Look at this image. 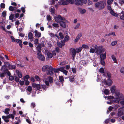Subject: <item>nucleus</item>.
<instances>
[{
    "label": "nucleus",
    "mask_w": 124,
    "mask_h": 124,
    "mask_svg": "<svg viewBox=\"0 0 124 124\" xmlns=\"http://www.w3.org/2000/svg\"><path fill=\"white\" fill-rule=\"evenodd\" d=\"M55 2L54 0H50L49 1V3L51 4H54L55 3Z\"/></svg>",
    "instance_id": "obj_44"
},
{
    "label": "nucleus",
    "mask_w": 124,
    "mask_h": 124,
    "mask_svg": "<svg viewBox=\"0 0 124 124\" xmlns=\"http://www.w3.org/2000/svg\"><path fill=\"white\" fill-rule=\"evenodd\" d=\"M111 92L112 93H114L115 92V86H113L110 89Z\"/></svg>",
    "instance_id": "obj_33"
},
{
    "label": "nucleus",
    "mask_w": 124,
    "mask_h": 124,
    "mask_svg": "<svg viewBox=\"0 0 124 124\" xmlns=\"http://www.w3.org/2000/svg\"><path fill=\"white\" fill-rule=\"evenodd\" d=\"M49 10L51 14H54V12L55 10L53 7H51L50 8Z\"/></svg>",
    "instance_id": "obj_32"
},
{
    "label": "nucleus",
    "mask_w": 124,
    "mask_h": 124,
    "mask_svg": "<svg viewBox=\"0 0 124 124\" xmlns=\"http://www.w3.org/2000/svg\"><path fill=\"white\" fill-rule=\"evenodd\" d=\"M32 87L31 86H29L27 87V90L28 91L29 93L28 94V92H27L28 94H30L31 92L32 91Z\"/></svg>",
    "instance_id": "obj_27"
},
{
    "label": "nucleus",
    "mask_w": 124,
    "mask_h": 124,
    "mask_svg": "<svg viewBox=\"0 0 124 124\" xmlns=\"http://www.w3.org/2000/svg\"><path fill=\"white\" fill-rule=\"evenodd\" d=\"M95 51V49L93 48H91L90 51V53H94Z\"/></svg>",
    "instance_id": "obj_60"
},
{
    "label": "nucleus",
    "mask_w": 124,
    "mask_h": 124,
    "mask_svg": "<svg viewBox=\"0 0 124 124\" xmlns=\"http://www.w3.org/2000/svg\"><path fill=\"white\" fill-rule=\"evenodd\" d=\"M110 12L111 14L114 16L116 17L118 16V15L115 13L114 11L112 10H111L110 11Z\"/></svg>",
    "instance_id": "obj_23"
},
{
    "label": "nucleus",
    "mask_w": 124,
    "mask_h": 124,
    "mask_svg": "<svg viewBox=\"0 0 124 124\" xmlns=\"http://www.w3.org/2000/svg\"><path fill=\"white\" fill-rule=\"evenodd\" d=\"M5 5L4 3H1L0 5V7L1 8H5Z\"/></svg>",
    "instance_id": "obj_56"
},
{
    "label": "nucleus",
    "mask_w": 124,
    "mask_h": 124,
    "mask_svg": "<svg viewBox=\"0 0 124 124\" xmlns=\"http://www.w3.org/2000/svg\"><path fill=\"white\" fill-rule=\"evenodd\" d=\"M80 25V23H78L76 26L74 27V29H77L79 28Z\"/></svg>",
    "instance_id": "obj_41"
},
{
    "label": "nucleus",
    "mask_w": 124,
    "mask_h": 124,
    "mask_svg": "<svg viewBox=\"0 0 124 124\" xmlns=\"http://www.w3.org/2000/svg\"><path fill=\"white\" fill-rule=\"evenodd\" d=\"M7 119L10 118H11L12 119H13L14 118V115L12 114H9L7 116Z\"/></svg>",
    "instance_id": "obj_26"
},
{
    "label": "nucleus",
    "mask_w": 124,
    "mask_h": 124,
    "mask_svg": "<svg viewBox=\"0 0 124 124\" xmlns=\"http://www.w3.org/2000/svg\"><path fill=\"white\" fill-rule=\"evenodd\" d=\"M34 33L35 36L38 38H39L41 35V33L38 32L37 30H35L34 31Z\"/></svg>",
    "instance_id": "obj_14"
},
{
    "label": "nucleus",
    "mask_w": 124,
    "mask_h": 124,
    "mask_svg": "<svg viewBox=\"0 0 124 124\" xmlns=\"http://www.w3.org/2000/svg\"><path fill=\"white\" fill-rule=\"evenodd\" d=\"M101 46H99L98 47V48L96 50V52L98 54H101V53H98L100 51L101 52Z\"/></svg>",
    "instance_id": "obj_30"
},
{
    "label": "nucleus",
    "mask_w": 124,
    "mask_h": 124,
    "mask_svg": "<svg viewBox=\"0 0 124 124\" xmlns=\"http://www.w3.org/2000/svg\"><path fill=\"white\" fill-rule=\"evenodd\" d=\"M120 17L121 19L124 20V11H122L118 15Z\"/></svg>",
    "instance_id": "obj_13"
},
{
    "label": "nucleus",
    "mask_w": 124,
    "mask_h": 124,
    "mask_svg": "<svg viewBox=\"0 0 124 124\" xmlns=\"http://www.w3.org/2000/svg\"><path fill=\"white\" fill-rule=\"evenodd\" d=\"M36 88L38 90H40L41 89V86L40 84H37Z\"/></svg>",
    "instance_id": "obj_49"
},
{
    "label": "nucleus",
    "mask_w": 124,
    "mask_h": 124,
    "mask_svg": "<svg viewBox=\"0 0 124 124\" xmlns=\"http://www.w3.org/2000/svg\"><path fill=\"white\" fill-rule=\"evenodd\" d=\"M113 0H108L107 1V3L109 5H110L113 2Z\"/></svg>",
    "instance_id": "obj_46"
},
{
    "label": "nucleus",
    "mask_w": 124,
    "mask_h": 124,
    "mask_svg": "<svg viewBox=\"0 0 124 124\" xmlns=\"http://www.w3.org/2000/svg\"><path fill=\"white\" fill-rule=\"evenodd\" d=\"M42 70L43 71H46L47 75H52L53 73L52 67L47 65L44 66L42 68Z\"/></svg>",
    "instance_id": "obj_2"
},
{
    "label": "nucleus",
    "mask_w": 124,
    "mask_h": 124,
    "mask_svg": "<svg viewBox=\"0 0 124 124\" xmlns=\"http://www.w3.org/2000/svg\"><path fill=\"white\" fill-rule=\"evenodd\" d=\"M59 34L61 39H62L64 38V36L63 35L62 33L60 32L59 33Z\"/></svg>",
    "instance_id": "obj_45"
},
{
    "label": "nucleus",
    "mask_w": 124,
    "mask_h": 124,
    "mask_svg": "<svg viewBox=\"0 0 124 124\" xmlns=\"http://www.w3.org/2000/svg\"><path fill=\"white\" fill-rule=\"evenodd\" d=\"M103 82L106 85H107L109 86L111 85L112 83V81L110 78L108 79L107 81L105 80H104Z\"/></svg>",
    "instance_id": "obj_8"
},
{
    "label": "nucleus",
    "mask_w": 124,
    "mask_h": 124,
    "mask_svg": "<svg viewBox=\"0 0 124 124\" xmlns=\"http://www.w3.org/2000/svg\"><path fill=\"white\" fill-rule=\"evenodd\" d=\"M70 52L71 53V54L73 59H74L76 53H77L75 49L71 48L70 49Z\"/></svg>",
    "instance_id": "obj_9"
},
{
    "label": "nucleus",
    "mask_w": 124,
    "mask_h": 124,
    "mask_svg": "<svg viewBox=\"0 0 124 124\" xmlns=\"http://www.w3.org/2000/svg\"><path fill=\"white\" fill-rule=\"evenodd\" d=\"M75 4L77 5H82L83 4L81 0H75Z\"/></svg>",
    "instance_id": "obj_18"
},
{
    "label": "nucleus",
    "mask_w": 124,
    "mask_h": 124,
    "mask_svg": "<svg viewBox=\"0 0 124 124\" xmlns=\"http://www.w3.org/2000/svg\"><path fill=\"white\" fill-rule=\"evenodd\" d=\"M118 3L121 5H122L123 4H124V0H119Z\"/></svg>",
    "instance_id": "obj_47"
},
{
    "label": "nucleus",
    "mask_w": 124,
    "mask_h": 124,
    "mask_svg": "<svg viewBox=\"0 0 124 124\" xmlns=\"http://www.w3.org/2000/svg\"><path fill=\"white\" fill-rule=\"evenodd\" d=\"M55 21L57 23H60L62 21H64L65 19L62 17L60 15H58L54 18Z\"/></svg>",
    "instance_id": "obj_7"
},
{
    "label": "nucleus",
    "mask_w": 124,
    "mask_h": 124,
    "mask_svg": "<svg viewBox=\"0 0 124 124\" xmlns=\"http://www.w3.org/2000/svg\"><path fill=\"white\" fill-rule=\"evenodd\" d=\"M14 78V77L12 76H10L9 77V80H13Z\"/></svg>",
    "instance_id": "obj_57"
},
{
    "label": "nucleus",
    "mask_w": 124,
    "mask_h": 124,
    "mask_svg": "<svg viewBox=\"0 0 124 124\" xmlns=\"http://www.w3.org/2000/svg\"><path fill=\"white\" fill-rule=\"evenodd\" d=\"M82 48L83 47L84 48L87 49H89V46H88L87 45L85 44L82 45Z\"/></svg>",
    "instance_id": "obj_37"
},
{
    "label": "nucleus",
    "mask_w": 124,
    "mask_h": 124,
    "mask_svg": "<svg viewBox=\"0 0 124 124\" xmlns=\"http://www.w3.org/2000/svg\"><path fill=\"white\" fill-rule=\"evenodd\" d=\"M10 109L8 108H6L5 110L4 113L5 114H9V112L10 111Z\"/></svg>",
    "instance_id": "obj_35"
},
{
    "label": "nucleus",
    "mask_w": 124,
    "mask_h": 124,
    "mask_svg": "<svg viewBox=\"0 0 124 124\" xmlns=\"http://www.w3.org/2000/svg\"><path fill=\"white\" fill-rule=\"evenodd\" d=\"M32 86L33 87L35 88H36L37 85L38 84H36L34 83H32Z\"/></svg>",
    "instance_id": "obj_48"
},
{
    "label": "nucleus",
    "mask_w": 124,
    "mask_h": 124,
    "mask_svg": "<svg viewBox=\"0 0 124 124\" xmlns=\"http://www.w3.org/2000/svg\"><path fill=\"white\" fill-rule=\"evenodd\" d=\"M72 71L73 73H75L76 72V70L75 68H72Z\"/></svg>",
    "instance_id": "obj_64"
},
{
    "label": "nucleus",
    "mask_w": 124,
    "mask_h": 124,
    "mask_svg": "<svg viewBox=\"0 0 124 124\" xmlns=\"http://www.w3.org/2000/svg\"><path fill=\"white\" fill-rule=\"evenodd\" d=\"M96 7L101 10L106 5L105 2L103 1H100L96 3L95 4Z\"/></svg>",
    "instance_id": "obj_4"
},
{
    "label": "nucleus",
    "mask_w": 124,
    "mask_h": 124,
    "mask_svg": "<svg viewBox=\"0 0 124 124\" xmlns=\"http://www.w3.org/2000/svg\"><path fill=\"white\" fill-rule=\"evenodd\" d=\"M111 57L112 59L114 62H116V59L114 55H112Z\"/></svg>",
    "instance_id": "obj_52"
},
{
    "label": "nucleus",
    "mask_w": 124,
    "mask_h": 124,
    "mask_svg": "<svg viewBox=\"0 0 124 124\" xmlns=\"http://www.w3.org/2000/svg\"><path fill=\"white\" fill-rule=\"evenodd\" d=\"M92 4H93V2L92 1H91L90 0H88V4L89 5H91Z\"/></svg>",
    "instance_id": "obj_63"
},
{
    "label": "nucleus",
    "mask_w": 124,
    "mask_h": 124,
    "mask_svg": "<svg viewBox=\"0 0 124 124\" xmlns=\"http://www.w3.org/2000/svg\"><path fill=\"white\" fill-rule=\"evenodd\" d=\"M107 97L108 99H109L110 100H112L114 99V97L112 96H110L108 97Z\"/></svg>",
    "instance_id": "obj_59"
},
{
    "label": "nucleus",
    "mask_w": 124,
    "mask_h": 124,
    "mask_svg": "<svg viewBox=\"0 0 124 124\" xmlns=\"http://www.w3.org/2000/svg\"><path fill=\"white\" fill-rule=\"evenodd\" d=\"M57 45L58 46L60 47H62V46H64L65 45L64 42H63L62 41V43H61L59 42H58Z\"/></svg>",
    "instance_id": "obj_19"
},
{
    "label": "nucleus",
    "mask_w": 124,
    "mask_h": 124,
    "mask_svg": "<svg viewBox=\"0 0 124 124\" xmlns=\"http://www.w3.org/2000/svg\"><path fill=\"white\" fill-rule=\"evenodd\" d=\"M104 60H101V64L104 66L105 65V62H104Z\"/></svg>",
    "instance_id": "obj_50"
},
{
    "label": "nucleus",
    "mask_w": 124,
    "mask_h": 124,
    "mask_svg": "<svg viewBox=\"0 0 124 124\" xmlns=\"http://www.w3.org/2000/svg\"><path fill=\"white\" fill-rule=\"evenodd\" d=\"M43 81L46 85L48 86L49 85V83L51 84L53 82V79L52 77L49 76L44 78Z\"/></svg>",
    "instance_id": "obj_6"
},
{
    "label": "nucleus",
    "mask_w": 124,
    "mask_h": 124,
    "mask_svg": "<svg viewBox=\"0 0 124 124\" xmlns=\"http://www.w3.org/2000/svg\"><path fill=\"white\" fill-rule=\"evenodd\" d=\"M29 39H31L33 38V35L32 33L31 32H30L28 34Z\"/></svg>",
    "instance_id": "obj_24"
},
{
    "label": "nucleus",
    "mask_w": 124,
    "mask_h": 124,
    "mask_svg": "<svg viewBox=\"0 0 124 124\" xmlns=\"http://www.w3.org/2000/svg\"><path fill=\"white\" fill-rule=\"evenodd\" d=\"M36 48L37 51V53H41V45L40 44H38V45L36 46Z\"/></svg>",
    "instance_id": "obj_12"
},
{
    "label": "nucleus",
    "mask_w": 124,
    "mask_h": 124,
    "mask_svg": "<svg viewBox=\"0 0 124 124\" xmlns=\"http://www.w3.org/2000/svg\"><path fill=\"white\" fill-rule=\"evenodd\" d=\"M47 56L48 58H51L53 56L52 54L50 52H48L47 53Z\"/></svg>",
    "instance_id": "obj_31"
},
{
    "label": "nucleus",
    "mask_w": 124,
    "mask_h": 124,
    "mask_svg": "<svg viewBox=\"0 0 124 124\" xmlns=\"http://www.w3.org/2000/svg\"><path fill=\"white\" fill-rule=\"evenodd\" d=\"M117 41H115L112 42L111 44L112 46H114L117 43Z\"/></svg>",
    "instance_id": "obj_43"
},
{
    "label": "nucleus",
    "mask_w": 124,
    "mask_h": 124,
    "mask_svg": "<svg viewBox=\"0 0 124 124\" xmlns=\"http://www.w3.org/2000/svg\"><path fill=\"white\" fill-rule=\"evenodd\" d=\"M59 80L61 82H63L64 81L63 77L62 76H59Z\"/></svg>",
    "instance_id": "obj_40"
},
{
    "label": "nucleus",
    "mask_w": 124,
    "mask_h": 124,
    "mask_svg": "<svg viewBox=\"0 0 124 124\" xmlns=\"http://www.w3.org/2000/svg\"><path fill=\"white\" fill-rule=\"evenodd\" d=\"M104 93L106 95H108L109 94V91L108 89H105L104 91Z\"/></svg>",
    "instance_id": "obj_36"
},
{
    "label": "nucleus",
    "mask_w": 124,
    "mask_h": 124,
    "mask_svg": "<svg viewBox=\"0 0 124 124\" xmlns=\"http://www.w3.org/2000/svg\"><path fill=\"white\" fill-rule=\"evenodd\" d=\"M39 40L38 39H35L34 41V44H38V43Z\"/></svg>",
    "instance_id": "obj_58"
},
{
    "label": "nucleus",
    "mask_w": 124,
    "mask_h": 124,
    "mask_svg": "<svg viewBox=\"0 0 124 124\" xmlns=\"http://www.w3.org/2000/svg\"><path fill=\"white\" fill-rule=\"evenodd\" d=\"M2 15L3 17H5L6 16V12L5 11H3L2 13Z\"/></svg>",
    "instance_id": "obj_51"
},
{
    "label": "nucleus",
    "mask_w": 124,
    "mask_h": 124,
    "mask_svg": "<svg viewBox=\"0 0 124 124\" xmlns=\"http://www.w3.org/2000/svg\"><path fill=\"white\" fill-rule=\"evenodd\" d=\"M16 9H17V8L16 7H13L12 6H10L9 8V10L12 11H15Z\"/></svg>",
    "instance_id": "obj_21"
},
{
    "label": "nucleus",
    "mask_w": 124,
    "mask_h": 124,
    "mask_svg": "<svg viewBox=\"0 0 124 124\" xmlns=\"http://www.w3.org/2000/svg\"><path fill=\"white\" fill-rule=\"evenodd\" d=\"M2 118L4 120V121L6 122H9V120L7 119V116H2Z\"/></svg>",
    "instance_id": "obj_20"
},
{
    "label": "nucleus",
    "mask_w": 124,
    "mask_h": 124,
    "mask_svg": "<svg viewBox=\"0 0 124 124\" xmlns=\"http://www.w3.org/2000/svg\"><path fill=\"white\" fill-rule=\"evenodd\" d=\"M47 19L48 21H50L51 20V18L49 15H47Z\"/></svg>",
    "instance_id": "obj_61"
},
{
    "label": "nucleus",
    "mask_w": 124,
    "mask_h": 124,
    "mask_svg": "<svg viewBox=\"0 0 124 124\" xmlns=\"http://www.w3.org/2000/svg\"><path fill=\"white\" fill-rule=\"evenodd\" d=\"M29 78V77L28 75H27L25 76L24 78V81L27 80Z\"/></svg>",
    "instance_id": "obj_53"
},
{
    "label": "nucleus",
    "mask_w": 124,
    "mask_h": 124,
    "mask_svg": "<svg viewBox=\"0 0 124 124\" xmlns=\"http://www.w3.org/2000/svg\"><path fill=\"white\" fill-rule=\"evenodd\" d=\"M78 10L80 13L82 14H84L86 12V10L85 9H83L81 8H78Z\"/></svg>",
    "instance_id": "obj_17"
},
{
    "label": "nucleus",
    "mask_w": 124,
    "mask_h": 124,
    "mask_svg": "<svg viewBox=\"0 0 124 124\" xmlns=\"http://www.w3.org/2000/svg\"><path fill=\"white\" fill-rule=\"evenodd\" d=\"M82 34L81 33H80L78 34L77 35L76 39L74 40V41L76 42L78 41L79 39L82 36Z\"/></svg>",
    "instance_id": "obj_15"
},
{
    "label": "nucleus",
    "mask_w": 124,
    "mask_h": 124,
    "mask_svg": "<svg viewBox=\"0 0 124 124\" xmlns=\"http://www.w3.org/2000/svg\"><path fill=\"white\" fill-rule=\"evenodd\" d=\"M14 17V15L13 14H11L9 16V19L10 20H13Z\"/></svg>",
    "instance_id": "obj_39"
},
{
    "label": "nucleus",
    "mask_w": 124,
    "mask_h": 124,
    "mask_svg": "<svg viewBox=\"0 0 124 124\" xmlns=\"http://www.w3.org/2000/svg\"><path fill=\"white\" fill-rule=\"evenodd\" d=\"M100 72L101 73H103V75H104V69L102 68H101L100 69Z\"/></svg>",
    "instance_id": "obj_42"
},
{
    "label": "nucleus",
    "mask_w": 124,
    "mask_h": 124,
    "mask_svg": "<svg viewBox=\"0 0 124 124\" xmlns=\"http://www.w3.org/2000/svg\"><path fill=\"white\" fill-rule=\"evenodd\" d=\"M53 28H58L59 27V24L57 23H54L52 24Z\"/></svg>",
    "instance_id": "obj_28"
},
{
    "label": "nucleus",
    "mask_w": 124,
    "mask_h": 124,
    "mask_svg": "<svg viewBox=\"0 0 124 124\" xmlns=\"http://www.w3.org/2000/svg\"><path fill=\"white\" fill-rule=\"evenodd\" d=\"M37 54L38 55L37 57L39 60L43 61L45 60V58L44 56L41 54V53H38Z\"/></svg>",
    "instance_id": "obj_10"
},
{
    "label": "nucleus",
    "mask_w": 124,
    "mask_h": 124,
    "mask_svg": "<svg viewBox=\"0 0 124 124\" xmlns=\"http://www.w3.org/2000/svg\"><path fill=\"white\" fill-rule=\"evenodd\" d=\"M60 25L61 26L64 28L66 27V24L65 23L63 22V21H61L60 23Z\"/></svg>",
    "instance_id": "obj_22"
},
{
    "label": "nucleus",
    "mask_w": 124,
    "mask_h": 124,
    "mask_svg": "<svg viewBox=\"0 0 124 124\" xmlns=\"http://www.w3.org/2000/svg\"><path fill=\"white\" fill-rule=\"evenodd\" d=\"M53 70V71H54L55 73L58 72L59 71H60L62 72L66 75H67L68 71L65 70L64 67H61L57 69L54 68Z\"/></svg>",
    "instance_id": "obj_5"
},
{
    "label": "nucleus",
    "mask_w": 124,
    "mask_h": 124,
    "mask_svg": "<svg viewBox=\"0 0 124 124\" xmlns=\"http://www.w3.org/2000/svg\"><path fill=\"white\" fill-rule=\"evenodd\" d=\"M41 87L44 90H45L47 88L46 85H41Z\"/></svg>",
    "instance_id": "obj_55"
},
{
    "label": "nucleus",
    "mask_w": 124,
    "mask_h": 124,
    "mask_svg": "<svg viewBox=\"0 0 124 124\" xmlns=\"http://www.w3.org/2000/svg\"><path fill=\"white\" fill-rule=\"evenodd\" d=\"M115 94L116 95V98L114 99L113 101L116 103H118L123 98V95L122 94H120L119 92H116Z\"/></svg>",
    "instance_id": "obj_3"
},
{
    "label": "nucleus",
    "mask_w": 124,
    "mask_h": 124,
    "mask_svg": "<svg viewBox=\"0 0 124 124\" xmlns=\"http://www.w3.org/2000/svg\"><path fill=\"white\" fill-rule=\"evenodd\" d=\"M70 81L72 82L74 81V78L73 77L71 76L70 78Z\"/></svg>",
    "instance_id": "obj_54"
},
{
    "label": "nucleus",
    "mask_w": 124,
    "mask_h": 124,
    "mask_svg": "<svg viewBox=\"0 0 124 124\" xmlns=\"http://www.w3.org/2000/svg\"><path fill=\"white\" fill-rule=\"evenodd\" d=\"M82 49V47H81L75 49L77 53H78L79 52H80Z\"/></svg>",
    "instance_id": "obj_29"
},
{
    "label": "nucleus",
    "mask_w": 124,
    "mask_h": 124,
    "mask_svg": "<svg viewBox=\"0 0 124 124\" xmlns=\"http://www.w3.org/2000/svg\"><path fill=\"white\" fill-rule=\"evenodd\" d=\"M5 64H7V65H8V68L9 69H15L16 66L15 65H10L9 63L8 62H6L5 63Z\"/></svg>",
    "instance_id": "obj_11"
},
{
    "label": "nucleus",
    "mask_w": 124,
    "mask_h": 124,
    "mask_svg": "<svg viewBox=\"0 0 124 124\" xmlns=\"http://www.w3.org/2000/svg\"><path fill=\"white\" fill-rule=\"evenodd\" d=\"M16 71L19 78H21L22 77V74L21 72H20L18 70H16Z\"/></svg>",
    "instance_id": "obj_25"
},
{
    "label": "nucleus",
    "mask_w": 124,
    "mask_h": 124,
    "mask_svg": "<svg viewBox=\"0 0 124 124\" xmlns=\"http://www.w3.org/2000/svg\"><path fill=\"white\" fill-rule=\"evenodd\" d=\"M123 114V112L121 110H120V109H118V116H120Z\"/></svg>",
    "instance_id": "obj_34"
},
{
    "label": "nucleus",
    "mask_w": 124,
    "mask_h": 124,
    "mask_svg": "<svg viewBox=\"0 0 124 124\" xmlns=\"http://www.w3.org/2000/svg\"><path fill=\"white\" fill-rule=\"evenodd\" d=\"M101 60H105L106 58V53L104 54H101L100 55Z\"/></svg>",
    "instance_id": "obj_16"
},
{
    "label": "nucleus",
    "mask_w": 124,
    "mask_h": 124,
    "mask_svg": "<svg viewBox=\"0 0 124 124\" xmlns=\"http://www.w3.org/2000/svg\"><path fill=\"white\" fill-rule=\"evenodd\" d=\"M31 105L33 108H34L36 106L35 103V102H32L31 104Z\"/></svg>",
    "instance_id": "obj_62"
},
{
    "label": "nucleus",
    "mask_w": 124,
    "mask_h": 124,
    "mask_svg": "<svg viewBox=\"0 0 124 124\" xmlns=\"http://www.w3.org/2000/svg\"><path fill=\"white\" fill-rule=\"evenodd\" d=\"M69 37L68 36L66 35L65 36L64 40V42L68 41L69 39Z\"/></svg>",
    "instance_id": "obj_38"
},
{
    "label": "nucleus",
    "mask_w": 124,
    "mask_h": 124,
    "mask_svg": "<svg viewBox=\"0 0 124 124\" xmlns=\"http://www.w3.org/2000/svg\"><path fill=\"white\" fill-rule=\"evenodd\" d=\"M57 4L55 5V7H57V5H67L68 4V3L69 2L71 4H73L74 2V0H55Z\"/></svg>",
    "instance_id": "obj_1"
}]
</instances>
